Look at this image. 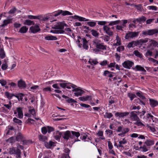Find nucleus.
<instances>
[{"label":"nucleus","instance_id":"27","mask_svg":"<svg viewBox=\"0 0 158 158\" xmlns=\"http://www.w3.org/2000/svg\"><path fill=\"white\" fill-rule=\"evenodd\" d=\"M127 143V141L125 139V138H123V140L119 141V144L118 145L119 148H123V144H125Z\"/></svg>","mask_w":158,"mask_h":158},{"label":"nucleus","instance_id":"13","mask_svg":"<svg viewBox=\"0 0 158 158\" xmlns=\"http://www.w3.org/2000/svg\"><path fill=\"white\" fill-rule=\"evenodd\" d=\"M18 85L19 87L21 88H24L26 87L25 82L22 79L18 81Z\"/></svg>","mask_w":158,"mask_h":158},{"label":"nucleus","instance_id":"33","mask_svg":"<svg viewBox=\"0 0 158 158\" xmlns=\"http://www.w3.org/2000/svg\"><path fill=\"white\" fill-rule=\"evenodd\" d=\"M12 20V19H9L7 20H5L3 21V23L2 25V27H4L7 24L10 23Z\"/></svg>","mask_w":158,"mask_h":158},{"label":"nucleus","instance_id":"11","mask_svg":"<svg viewBox=\"0 0 158 158\" xmlns=\"http://www.w3.org/2000/svg\"><path fill=\"white\" fill-rule=\"evenodd\" d=\"M130 114H131V118H132V119L133 121H136L139 120V118L135 111L131 112Z\"/></svg>","mask_w":158,"mask_h":158},{"label":"nucleus","instance_id":"12","mask_svg":"<svg viewBox=\"0 0 158 158\" xmlns=\"http://www.w3.org/2000/svg\"><path fill=\"white\" fill-rule=\"evenodd\" d=\"M129 113L127 112H116L115 114L116 116H119V117H123L124 116L128 115Z\"/></svg>","mask_w":158,"mask_h":158},{"label":"nucleus","instance_id":"28","mask_svg":"<svg viewBox=\"0 0 158 158\" xmlns=\"http://www.w3.org/2000/svg\"><path fill=\"white\" fill-rule=\"evenodd\" d=\"M23 138V135L20 133H19L16 137V140L18 141H22Z\"/></svg>","mask_w":158,"mask_h":158},{"label":"nucleus","instance_id":"62","mask_svg":"<svg viewBox=\"0 0 158 158\" xmlns=\"http://www.w3.org/2000/svg\"><path fill=\"white\" fill-rule=\"evenodd\" d=\"M65 31H67L69 35H71L70 33L72 30L70 28H66L65 29Z\"/></svg>","mask_w":158,"mask_h":158},{"label":"nucleus","instance_id":"1","mask_svg":"<svg viewBox=\"0 0 158 158\" xmlns=\"http://www.w3.org/2000/svg\"><path fill=\"white\" fill-rule=\"evenodd\" d=\"M103 44L101 43L100 40L95 39L93 41V45L97 48L103 50L106 49V46L104 45Z\"/></svg>","mask_w":158,"mask_h":158},{"label":"nucleus","instance_id":"5","mask_svg":"<svg viewBox=\"0 0 158 158\" xmlns=\"http://www.w3.org/2000/svg\"><path fill=\"white\" fill-rule=\"evenodd\" d=\"M133 64V62L129 60L125 61L122 64L123 66L127 69H130Z\"/></svg>","mask_w":158,"mask_h":158},{"label":"nucleus","instance_id":"39","mask_svg":"<svg viewBox=\"0 0 158 158\" xmlns=\"http://www.w3.org/2000/svg\"><path fill=\"white\" fill-rule=\"evenodd\" d=\"M127 96L130 98L131 101L134 98L136 97L135 94L130 93L128 94Z\"/></svg>","mask_w":158,"mask_h":158},{"label":"nucleus","instance_id":"51","mask_svg":"<svg viewBox=\"0 0 158 158\" xmlns=\"http://www.w3.org/2000/svg\"><path fill=\"white\" fill-rule=\"evenodd\" d=\"M15 152L14 154H15L16 155L21 153V151L20 149L18 148H15Z\"/></svg>","mask_w":158,"mask_h":158},{"label":"nucleus","instance_id":"7","mask_svg":"<svg viewBox=\"0 0 158 158\" xmlns=\"http://www.w3.org/2000/svg\"><path fill=\"white\" fill-rule=\"evenodd\" d=\"M63 138L65 139L68 140L69 138L73 139V136L71 135V132L69 131H67L64 133Z\"/></svg>","mask_w":158,"mask_h":158},{"label":"nucleus","instance_id":"36","mask_svg":"<svg viewBox=\"0 0 158 158\" xmlns=\"http://www.w3.org/2000/svg\"><path fill=\"white\" fill-rule=\"evenodd\" d=\"M13 121L14 123H17L19 125L22 124V122L21 120H20L15 117L13 118Z\"/></svg>","mask_w":158,"mask_h":158},{"label":"nucleus","instance_id":"35","mask_svg":"<svg viewBox=\"0 0 158 158\" xmlns=\"http://www.w3.org/2000/svg\"><path fill=\"white\" fill-rule=\"evenodd\" d=\"M39 138L40 140L44 142L47 139V138L46 136L41 135L39 136Z\"/></svg>","mask_w":158,"mask_h":158},{"label":"nucleus","instance_id":"9","mask_svg":"<svg viewBox=\"0 0 158 158\" xmlns=\"http://www.w3.org/2000/svg\"><path fill=\"white\" fill-rule=\"evenodd\" d=\"M103 28V30L107 35H109V36H112L113 35V32L110 31L109 27L105 25Z\"/></svg>","mask_w":158,"mask_h":158},{"label":"nucleus","instance_id":"47","mask_svg":"<svg viewBox=\"0 0 158 158\" xmlns=\"http://www.w3.org/2000/svg\"><path fill=\"white\" fill-rule=\"evenodd\" d=\"M79 21H88L89 20V19H86L85 18L79 16V17L78 18V19Z\"/></svg>","mask_w":158,"mask_h":158},{"label":"nucleus","instance_id":"32","mask_svg":"<svg viewBox=\"0 0 158 158\" xmlns=\"http://www.w3.org/2000/svg\"><path fill=\"white\" fill-rule=\"evenodd\" d=\"M149 42H150V45L151 46H153L156 47L158 44V43L155 40H149Z\"/></svg>","mask_w":158,"mask_h":158},{"label":"nucleus","instance_id":"20","mask_svg":"<svg viewBox=\"0 0 158 158\" xmlns=\"http://www.w3.org/2000/svg\"><path fill=\"white\" fill-rule=\"evenodd\" d=\"M17 111L18 113V115L19 118H22L23 116V114L22 108L20 107L17 108Z\"/></svg>","mask_w":158,"mask_h":158},{"label":"nucleus","instance_id":"4","mask_svg":"<svg viewBox=\"0 0 158 158\" xmlns=\"http://www.w3.org/2000/svg\"><path fill=\"white\" fill-rule=\"evenodd\" d=\"M61 14H62V15L63 16L67 15H72V13L68 11H63L62 10H59L54 15V16L55 17Z\"/></svg>","mask_w":158,"mask_h":158},{"label":"nucleus","instance_id":"42","mask_svg":"<svg viewBox=\"0 0 158 158\" xmlns=\"http://www.w3.org/2000/svg\"><path fill=\"white\" fill-rule=\"evenodd\" d=\"M88 25L91 27H94L96 26V22L93 21L89 22H87Z\"/></svg>","mask_w":158,"mask_h":158},{"label":"nucleus","instance_id":"3","mask_svg":"<svg viewBox=\"0 0 158 158\" xmlns=\"http://www.w3.org/2000/svg\"><path fill=\"white\" fill-rule=\"evenodd\" d=\"M139 34V32L128 31L126 34L125 36L126 39H129L137 37Z\"/></svg>","mask_w":158,"mask_h":158},{"label":"nucleus","instance_id":"48","mask_svg":"<svg viewBox=\"0 0 158 158\" xmlns=\"http://www.w3.org/2000/svg\"><path fill=\"white\" fill-rule=\"evenodd\" d=\"M15 147H12L11 148H10V151L9 153L11 154H14L15 152Z\"/></svg>","mask_w":158,"mask_h":158},{"label":"nucleus","instance_id":"37","mask_svg":"<svg viewBox=\"0 0 158 158\" xmlns=\"http://www.w3.org/2000/svg\"><path fill=\"white\" fill-rule=\"evenodd\" d=\"M71 133L72 134V136H73H73H75L76 137L78 138L80 135V134L78 132L71 131Z\"/></svg>","mask_w":158,"mask_h":158},{"label":"nucleus","instance_id":"29","mask_svg":"<svg viewBox=\"0 0 158 158\" xmlns=\"http://www.w3.org/2000/svg\"><path fill=\"white\" fill-rule=\"evenodd\" d=\"M145 143L148 146H150L154 144V141L152 140H147L145 142Z\"/></svg>","mask_w":158,"mask_h":158},{"label":"nucleus","instance_id":"61","mask_svg":"<svg viewBox=\"0 0 158 158\" xmlns=\"http://www.w3.org/2000/svg\"><path fill=\"white\" fill-rule=\"evenodd\" d=\"M107 22L105 21H99L98 22V24L100 25H105Z\"/></svg>","mask_w":158,"mask_h":158},{"label":"nucleus","instance_id":"58","mask_svg":"<svg viewBox=\"0 0 158 158\" xmlns=\"http://www.w3.org/2000/svg\"><path fill=\"white\" fill-rule=\"evenodd\" d=\"M22 141L23 142V145H27L30 143V141L28 140L22 139Z\"/></svg>","mask_w":158,"mask_h":158},{"label":"nucleus","instance_id":"16","mask_svg":"<svg viewBox=\"0 0 158 158\" xmlns=\"http://www.w3.org/2000/svg\"><path fill=\"white\" fill-rule=\"evenodd\" d=\"M55 143L50 141L49 142H45L44 145L45 147L48 148H50L52 146H54Z\"/></svg>","mask_w":158,"mask_h":158},{"label":"nucleus","instance_id":"25","mask_svg":"<svg viewBox=\"0 0 158 158\" xmlns=\"http://www.w3.org/2000/svg\"><path fill=\"white\" fill-rule=\"evenodd\" d=\"M28 29V28L26 26H23L20 28L19 32L21 33H25L27 31Z\"/></svg>","mask_w":158,"mask_h":158},{"label":"nucleus","instance_id":"10","mask_svg":"<svg viewBox=\"0 0 158 158\" xmlns=\"http://www.w3.org/2000/svg\"><path fill=\"white\" fill-rule=\"evenodd\" d=\"M137 46L139 45L138 40H137L136 41H133L129 43L127 45V47L128 48H130Z\"/></svg>","mask_w":158,"mask_h":158},{"label":"nucleus","instance_id":"50","mask_svg":"<svg viewBox=\"0 0 158 158\" xmlns=\"http://www.w3.org/2000/svg\"><path fill=\"white\" fill-rule=\"evenodd\" d=\"M89 62L91 65H93V64H96L98 63V61L93 60H89Z\"/></svg>","mask_w":158,"mask_h":158},{"label":"nucleus","instance_id":"64","mask_svg":"<svg viewBox=\"0 0 158 158\" xmlns=\"http://www.w3.org/2000/svg\"><path fill=\"white\" fill-rule=\"evenodd\" d=\"M29 111L30 113L33 116H34L35 114V111L34 109L29 110Z\"/></svg>","mask_w":158,"mask_h":158},{"label":"nucleus","instance_id":"53","mask_svg":"<svg viewBox=\"0 0 158 158\" xmlns=\"http://www.w3.org/2000/svg\"><path fill=\"white\" fill-rule=\"evenodd\" d=\"M134 52L136 56L140 57L141 56V54L138 50H135Z\"/></svg>","mask_w":158,"mask_h":158},{"label":"nucleus","instance_id":"18","mask_svg":"<svg viewBox=\"0 0 158 158\" xmlns=\"http://www.w3.org/2000/svg\"><path fill=\"white\" fill-rule=\"evenodd\" d=\"M45 39L47 40H56L57 39L56 36L52 35H48L45 37Z\"/></svg>","mask_w":158,"mask_h":158},{"label":"nucleus","instance_id":"34","mask_svg":"<svg viewBox=\"0 0 158 158\" xmlns=\"http://www.w3.org/2000/svg\"><path fill=\"white\" fill-rule=\"evenodd\" d=\"M136 68L137 71H141L144 72H146V70L143 67L140 65H137L136 66Z\"/></svg>","mask_w":158,"mask_h":158},{"label":"nucleus","instance_id":"22","mask_svg":"<svg viewBox=\"0 0 158 158\" xmlns=\"http://www.w3.org/2000/svg\"><path fill=\"white\" fill-rule=\"evenodd\" d=\"M148 35H153L155 33H158V31L156 29L149 30L148 31Z\"/></svg>","mask_w":158,"mask_h":158},{"label":"nucleus","instance_id":"38","mask_svg":"<svg viewBox=\"0 0 158 158\" xmlns=\"http://www.w3.org/2000/svg\"><path fill=\"white\" fill-rule=\"evenodd\" d=\"M120 22L119 20H116L114 21H112L109 24V26H113L117 24H118Z\"/></svg>","mask_w":158,"mask_h":158},{"label":"nucleus","instance_id":"54","mask_svg":"<svg viewBox=\"0 0 158 158\" xmlns=\"http://www.w3.org/2000/svg\"><path fill=\"white\" fill-rule=\"evenodd\" d=\"M0 83L1 84L2 86H3L6 85V82L4 80L2 79L0 80Z\"/></svg>","mask_w":158,"mask_h":158},{"label":"nucleus","instance_id":"31","mask_svg":"<svg viewBox=\"0 0 158 158\" xmlns=\"http://www.w3.org/2000/svg\"><path fill=\"white\" fill-rule=\"evenodd\" d=\"M5 56V54L3 48L0 49V58L2 59L4 58Z\"/></svg>","mask_w":158,"mask_h":158},{"label":"nucleus","instance_id":"6","mask_svg":"<svg viewBox=\"0 0 158 158\" xmlns=\"http://www.w3.org/2000/svg\"><path fill=\"white\" fill-rule=\"evenodd\" d=\"M29 30L31 33H36L40 30V29L38 25H35L34 26H31L30 27Z\"/></svg>","mask_w":158,"mask_h":158},{"label":"nucleus","instance_id":"15","mask_svg":"<svg viewBox=\"0 0 158 158\" xmlns=\"http://www.w3.org/2000/svg\"><path fill=\"white\" fill-rule=\"evenodd\" d=\"M62 97L63 98H64L65 99H66V101L69 103L77 102L76 101H75L74 99L72 98H69V97H68L67 96H66L64 95H63L62 96Z\"/></svg>","mask_w":158,"mask_h":158},{"label":"nucleus","instance_id":"56","mask_svg":"<svg viewBox=\"0 0 158 158\" xmlns=\"http://www.w3.org/2000/svg\"><path fill=\"white\" fill-rule=\"evenodd\" d=\"M43 91L44 92L48 91H51V88L50 87L45 88L43 89Z\"/></svg>","mask_w":158,"mask_h":158},{"label":"nucleus","instance_id":"43","mask_svg":"<svg viewBox=\"0 0 158 158\" xmlns=\"http://www.w3.org/2000/svg\"><path fill=\"white\" fill-rule=\"evenodd\" d=\"M136 94L138 96L140 97L142 100H143L145 99V97L142 94L141 92H137L136 93Z\"/></svg>","mask_w":158,"mask_h":158},{"label":"nucleus","instance_id":"46","mask_svg":"<svg viewBox=\"0 0 158 158\" xmlns=\"http://www.w3.org/2000/svg\"><path fill=\"white\" fill-rule=\"evenodd\" d=\"M116 39L117 40L116 44H118V45H120L121 44L120 38L118 37V35H117L116 37Z\"/></svg>","mask_w":158,"mask_h":158},{"label":"nucleus","instance_id":"63","mask_svg":"<svg viewBox=\"0 0 158 158\" xmlns=\"http://www.w3.org/2000/svg\"><path fill=\"white\" fill-rule=\"evenodd\" d=\"M148 7L149 8V9L150 10H157V7L155 6H148Z\"/></svg>","mask_w":158,"mask_h":158},{"label":"nucleus","instance_id":"44","mask_svg":"<svg viewBox=\"0 0 158 158\" xmlns=\"http://www.w3.org/2000/svg\"><path fill=\"white\" fill-rule=\"evenodd\" d=\"M47 129L48 130V133H50L51 132L53 131L54 130V129L52 127L48 126L47 127Z\"/></svg>","mask_w":158,"mask_h":158},{"label":"nucleus","instance_id":"52","mask_svg":"<svg viewBox=\"0 0 158 158\" xmlns=\"http://www.w3.org/2000/svg\"><path fill=\"white\" fill-rule=\"evenodd\" d=\"M124 50V47L123 46H120L118 47L117 48V51L120 52L121 51H123Z\"/></svg>","mask_w":158,"mask_h":158},{"label":"nucleus","instance_id":"24","mask_svg":"<svg viewBox=\"0 0 158 158\" xmlns=\"http://www.w3.org/2000/svg\"><path fill=\"white\" fill-rule=\"evenodd\" d=\"M149 101L150 105L152 107L156 106L158 104L157 101L154 100L150 99Z\"/></svg>","mask_w":158,"mask_h":158},{"label":"nucleus","instance_id":"26","mask_svg":"<svg viewBox=\"0 0 158 158\" xmlns=\"http://www.w3.org/2000/svg\"><path fill=\"white\" fill-rule=\"evenodd\" d=\"M5 95L9 99H10L14 96H15L13 94L10 93L8 92H6L5 93Z\"/></svg>","mask_w":158,"mask_h":158},{"label":"nucleus","instance_id":"60","mask_svg":"<svg viewBox=\"0 0 158 158\" xmlns=\"http://www.w3.org/2000/svg\"><path fill=\"white\" fill-rule=\"evenodd\" d=\"M16 9L14 7L12 9H11L8 12V13L10 14H12L14 13L15 11H16Z\"/></svg>","mask_w":158,"mask_h":158},{"label":"nucleus","instance_id":"21","mask_svg":"<svg viewBox=\"0 0 158 158\" xmlns=\"http://www.w3.org/2000/svg\"><path fill=\"white\" fill-rule=\"evenodd\" d=\"M23 24L24 25H27L30 26L31 25H34L35 23L34 21H31L30 20H26L24 21L23 23Z\"/></svg>","mask_w":158,"mask_h":158},{"label":"nucleus","instance_id":"59","mask_svg":"<svg viewBox=\"0 0 158 158\" xmlns=\"http://www.w3.org/2000/svg\"><path fill=\"white\" fill-rule=\"evenodd\" d=\"M140 149H142L143 151V152H146L148 151V150L147 149L145 145H144L143 147H140L139 148Z\"/></svg>","mask_w":158,"mask_h":158},{"label":"nucleus","instance_id":"14","mask_svg":"<svg viewBox=\"0 0 158 158\" xmlns=\"http://www.w3.org/2000/svg\"><path fill=\"white\" fill-rule=\"evenodd\" d=\"M148 40H150V39L147 38L144 39H141L139 40H138V45L140 46L142 45L143 44L148 42Z\"/></svg>","mask_w":158,"mask_h":158},{"label":"nucleus","instance_id":"57","mask_svg":"<svg viewBox=\"0 0 158 158\" xmlns=\"http://www.w3.org/2000/svg\"><path fill=\"white\" fill-rule=\"evenodd\" d=\"M130 130V129L129 128H125L123 129V131L122 132H123V133L125 134L127 133Z\"/></svg>","mask_w":158,"mask_h":158},{"label":"nucleus","instance_id":"17","mask_svg":"<svg viewBox=\"0 0 158 158\" xmlns=\"http://www.w3.org/2000/svg\"><path fill=\"white\" fill-rule=\"evenodd\" d=\"M82 40H83V46L84 48L87 50L88 48V41L85 38H82Z\"/></svg>","mask_w":158,"mask_h":158},{"label":"nucleus","instance_id":"30","mask_svg":"<svg viewBox=\"0 0 158 158\" xmlns=\"http://www.w3.org/2000/svg\"><path fill=\"white\" fill-rule=\"evenodd\" d=\"M146 20V18L143 16H142L141 17L136 19L137 21L139 22V23H140V22H145Z\"/></svg>","mask_w":158,"mask_h":158},{"label":"nucleus","instance_id":"45","mask_svg":"<svg viewBox=\"0 0 158 158\" xmlns=\"http://www.w3.org/2000/svg\"><path fill=\"white\" fill-rule=\"evenodd\" d=\"M41 131L43 134H45L47 132V128L45 127H42L41 128Z\"/></svg>","mask_w":158,"mask_h":158},{"label":"nucleus","instance_id":"55","mask_svg":"<svg viewBox=\"0 0 158 158\" xmlns=\"http://www.w3.org/2000/svg\"><path fill=\"white\" fill-rule=\"evenodd\" d=\"M135 7H136V9L140 11H142V10L143 9L141 6V5L140 4L138 5H136V6H135Z\"/></svg>","mask_w":158,"mask_h":158},{"label":"nucleus","instance_id":"41","mask_svg":"<svg viewBox=\"0 0 158 158\" xmlns=\"http://www.w3.org/2000/svg\"><path fill=\"white\" fill-rule=\"evenodd\" d=\"M136 122L134 123V124L138 126H144V125L140 121V119L138 121L136 120Z\"/></svg>","mask_w":158,"mask_h":158},{"label":"nucleus","instance_id":"40","mask_svg":"<svg viewBox=\"0 0 158 158\" xmlns=\"http://www.w3.org/2000/svg\"><path fill=\"white\" fill-rule=\"evenodd\" d=\"M113 114L111 113L106 112L104 115L105 118H110L113 116Z\"/></svg>","mask_w":158,"mask_h":158},{"label":"nucleus","instance_id":"49","mask_svg":"<svg viewBox=\"0 0 158 158\" xmlns=\"http://www.w3.org/2000/svg\"><path fill=\"white\" fill-rule=\"evenodd\" d=\"M7 67L8 65L7 64L5 63V64H2L1 68L3 70H4L7 69Z\"/></svg>","mask_w":158,"mask_h":158},{"label":"nucleus","instance_id":"19","mask_svg":"<svg viewBox=\"0 0 158 158\" xmlns=\"http://www.w3.org/2000/svg\"><path fill=\"white\" fill-rule=\"evenodd\" d=\"M61 133L58 131H57L54 133V137L56 140L59 139L61 136Z\"/></svg>","mask_w":158,"mask_h":158},{"label":"nucleus","instance_id":"23","mask_svg":"<svg viewBox=\"0 0 158 158\" xmlns=\"http://www.w3.org/2000/svg\"><path fill=\"white\" fill-rule=\"evenodd\" d=\"M90 32L91 34L94 36L96 37H98L99 35V33L96 30L94 29L91 30Z\"/></svg>","mask_w":158,"mask_h":158},{"label":"nucleus","instance_id":"2","mask_svg":"<svg viewBox=\"0 0 158 158\" xmlns=\"http://www.w3.org/2000/svg\"><path fill=\"white\" fill-rule=\"evenodd\" d=\"M57 29H60V30H55L52 31L51 30V32H52L54 33H64V31L62 30L64 28V26H67V25L66 24H64L63 23H60L56 25Z\"/></svg>","mask_w":158,"mask_h":158},{"label":"nucleus","instance_id":"8","mask_svg":"<svg viewBox=\"0 0 158 158\" xmlns=\"http://www.w3.org/2000/svg\"><path fill=\"white\" fill-rule=\"evenodd\" d=\"M73 91H75L76 92L74 93L75 95L77 97L79 96H81L84 93V91L81 89L78 88H75L73 90Z\"/></svg>","mask_w":158,"mask_h":158}]
</instances>
